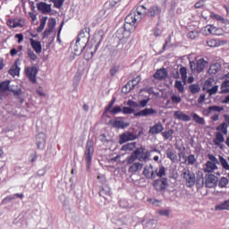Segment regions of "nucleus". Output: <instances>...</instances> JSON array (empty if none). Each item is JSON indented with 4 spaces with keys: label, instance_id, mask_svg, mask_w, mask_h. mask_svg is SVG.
<instances>
[{
    "label": "nucleus",
    "instance_id": "864d4df0",
    "mask_svg": "<svg viewBox=\"0 0 229 229\" xmlns=\"http://www.w3.org/2000/svg\"><path fill=\"white\" fill-rule=\"evenodd\" d=\"M109 112L110 114H113V115H117V114H121V112H123V107H121V106H115Z\"/></svg>",
    "mask_w": 229,
    "mask_h": 229
},
{
    "label": "nucleus",
    "instance_id": "f257e3e1",
    "mask_svg": "<svg viewBox=\"0 0 229 229\" xmlns=\"http://www.w3.org/2000/svg\"><path fill=\"white\" fill-rule=\"evenodd\" d=\"M89 30L85 28L78 35L75 45L73 47V53L75 56H80V55L85 51V47H87V45L89 44Z\"/></svg>",
    "mask_w": 229,
    "mask_h": 229
},
{
    "label": "nucleus",
    "instance_id": "bf43d9fd",
    "mask_svg": "<svg viewBox=\"0 0 229 229\" xmlns=\"http://www.w3.org/2000/svg\"><path fill=\"white\" fill-rule=\"evenodd\" d=\"M209 110L211 112H223V110H225V108L223 106H210Z\"/></svg>",
    "mask_w": 229,
    "mask_h": 229
},
{
    "label": "nucleus",
    "instance_id": "4be33fe9",
    "mask_svg": "<svg viewBox=\"0 0 229 229\" xmlns=\"http://www.w3.org/2000/svg\"><path fill=\"white\" fill-rule=\"evenodd\" d=\"M135 13L137 18L140 21L141 19H144V17H146L148 14V9L144 5H140L137 7Z\"/></svg>",
    "mask_w": 229,
    "mask_h": 229
},
{
    "label": "nucleus",
    "instance_id": "4c0bfd02",
    "mask_svg": "<svg viewBox=\"0 0 229 229\" xmlns=\"http://www.w3.org/2000/svg\"><path fill=\"white\" fill-rule=\"evenodd\" d=\"M150 157H151V152L146 151L140 157H138V160H140V162H149Z\"/></svg>",
    "mask_w": 229,
    "mask_h": 229
},
{
    "label": "nucleus",
    "instance_id": "7c9ffc66",
    "mask_svg": "<svg viewBox=\"0 0 229 229\" xmlns=\"http://www.w3.org/2000/svg\"><path fill=\"white\" fill-rule=\"evenodd\" d=\"M174 133V130L169 129L168 131H163L161 132L162 137L165 139V140H173V134Z\"/></svg>",
    "mask_w": 229,
    "mask_h": 229
},
{
    "label": "nucleus",
    "instance_id": "f03ea898",
    "mask_svg": "<svg viewBox=\"0 0 229 229\" xmlns=\"http://www.w3.org/2000/svg\"><path fill=\"white\" fill-rule=\"evenodd\" d=\"M152 186L157 192L165 194L169 187V181L165 177H159L153 181Z\"/></svg>",
    "mask_w": 229,
    "mask_h": 229
},
{
    "label": "nucleus",
    "instance_id": "2f4dec72",
    "mask_svg": "<svg viewBox=\"0 0 229 229\" xmlns=\"http://www.w3.org/2000/svg\"><path fill=\"white\" fill-rule=\"evenodd\" d=\"M191 117L194 123H197V124H200L202 126L205 125V118L199 116L198 114L192 113Z\"/></svg>",
    "mask_w": 229,
    "mask_h": 229
},
{
    "label": "nucleus",
    "instance_id": "ea45409f",
    "mask_svg": "<svg viewBox=\"0 0 229 229\" xmlns=\"http://www.w3.org/2000/svg\"><path fill=\"white\" fill-rule=\"evenodd\" d=\"M223 169H225V171H229V164H228V161H226L225 158L223 157V156H219V161H218Z\"/></svg>",
    "mask_w": 229,
    "mask_h": 229
},
{
    "label": "nucleus",
    "instance_id": "13d9d810",
    "mask_svg": "<svg viewBox=\"0 0 229 229\" xmlns=\"http://www.w3.org/2000/svg\"><path fill=\"white\" fill-rule=\"evenodd\" d=\"M172 103H174L175 105H178L179 103H182V97L178 95H173L171 97Z\"/></svg>",
    "mask_w": 229,
    "mask_h": 229
},
{
    "label": "nucleus",
    "instance_id": "37998d69",
    "mask_svg": "<svg viewBox=\"0 0 229 229\" xmlns=\"http://www.w3.org/2000/svg\"><path fill=\"white\" fill-rule=\"evenodd\" d=\"M141 77L140 75H138L136 78L132 79L131 81H128L129 83H131V88L133 89H135V87H137V85L139 83H140L141 81Z\"/></svg>",
    "mask_w": 229,
    "mask_h": 229
},
{
    "label": "nucleus",
    "instance_id": "3c124183",
    "mask_svg": "<svg viewBox=\"0 0 229 229\" xmlns=\"http://www.w3.org/2000/svg\"><path fill=\"white\" fill-rule=\"evenodd\" d=\"M94 40H98L97 46H99L101 42H103V31L100 30L97 32L94 36Z\"/></svg>",
    "mask_w": 229,
    "mask_h": 229
},
{
    "label": "nucleus",
    "instance_id": "6e6552de",
    "mask_svg": "<svg viewBox=\"0 0 229 229\" xmlns=\"http://www.w3.org/2000/svg\"><path fill=\"white\" fill-rule=\"evenodd\" d=\"M147 180H155V168L152 164L146 165L142 172Z\"/></svg>",
    "mask_w": 229,
    "mask_h": 229
},
{
    "label": "nucleus",
    "instance_id": "9b49d317",
    "mask_svg": "<svg viewBox=\"0 0 229 229\" xmlns=\"http://www.w3.org/2000/svg\"><path fill=\"white\" fill-rule=\"evenodd\" d=\"M56 26V19L50 18L47 22V29L43 33V38H46V37H49L50 34L53 33L55 30V27Z\"/></svg>",
    "mask_w": 229,
    "mask_h": 229
},
{
    "label": "nucleus",
    "instance_id": "dca6fc26",
    "mask_svg": "<svg viewBox=\"0 0 229 229\" xmlns=\"http://www.w3.org/2000/svg\"><path fill=\"white\" fill-rule=\"evenodd\" d=\"M109 123L113 126V128H118V129H123L128 128L130 126L129 123H124L123 120H110Z\"/></svg>",
    "mask_w": 229,
    "mask_h": 229
},
{
    "label": "nucleus",
    "instance_id": "a878e982",
    "mask_svg": "<svg viewBox=\"0 0 229 229\" xmlns=\"http://www.w3.org/2000/svg\"><path fill=\"white\" fill-rule=\"evenodd\" d=\"M217 164L219 163H212L210 161H208L206 163V167L204 168V173H214V171H216V169H218Z\"/></svg>",
    "mask_w": 229,
    "mask_h": 229
},
{
    "label": "nucleus",
    "instance_id": "39448f33",
    "mask_svg": "<svg viewBox=\"0 0 229 229\" xmlns=\"http://www.w3.org/2000/svg\"><path fill=\"white\" fill-rule=\"evenodd\" d=\"M203 35H216L221 36L225 34V30L222 28L216 27L212 24L207 25L202 29Z\"/></svg>",
    "mask_w": 229,
    "mask_h": 229
},
{
    "label": "nucleus",
    "instance_id": "a211bd4d",
    "mask_svg": "<svg viewBox=\"0 0 229 229\" xmlns=\"http://www.w3.org/2000/svg\"><path fill=\"white\" fill-rule=\"evenodd\" d=\"M99 196L105 199H108V198H112V190L108 185H104L99 191Z\"/></svg>",
    "mask_w": 229,
    "mask_h": 229
},
{
    "label": "nucleus",
    "instance_id": "a19ab883",
    "mask_svg": "<svg viewBox=\"0 0 229 229\" xmlns=\"http://www.w3.org/2000/svg\"><path fill=\"white\" fill-rule=\"evenodd\" d=\"M7 26L10 28H22V25L19 21H15V20H8Z\"/></svg>",
    "mask_w": 229,
    "mask_h": 229
},
{
    "label": "nucleus",
    "instance_id": "412c9836",
    "mask_svg": "<svg viewBox=\"0 0 229 229\" xmlns=\"http://www.w3.org/2000/svg\"><path fill=\"white\" fill-rule=\"evenodd\" d=\"M167 174V172L165 170V166L164 165H159V168L154 169V179L157 178H164Z\"/></svg>",
    "mask_w": 229,
    "mask_h": 229
},
{
    "label": "nucleus",
    "instance_id": "cd10ccee",
    "mask_svg": "<svg viewBox=\"0 0 229 229\" xmlns=\"http://www.w3.org/2000/svg\"><path fill=\"white\" fill-rule=\"evenodd\" d=\"M156 80H165L167 78V70L165 68L159 69L154 74Z\"/></svg>",
    "mask_w": 229,
    "mask_h": 229
},
{
    "label": "nucleus",
    "instance_id": "5fc2aeb1",
    "mask_svg": "<svg viewBox=\"0 0 229 229\" xmlns=\"http://www.w3.org/2000/svg\"><path fill=\"white\" fill-rule=\"evenodd\" d=\"M188 38H191V40H194V38H198L199 37V33L196 30H192L188 32L187 34Z\"/></svg>",
    "mask_w": 229,
    "mask_h": 229
},
{
    "label": "nucleus",
    "instance_id": "393cba45",
    "mask_svg": "<svg viewBox=\"0 0 229 229\" xmlns=\"http://www.w3.org/2000/svg\"><path fill=\"white\" fill-rule=\"evenodd\" d=\"M38 10L42 12V13H50L51 4H47L45 2H40L38 4Z\"/></svg>",
    "mask_w": 229,
    "mask_h": 229
},
{
    "label": "nucleus",
    "instance_id": "6ab92c4d",
    "mask_svg": "<svg viewBox=\"0 0 229 229\" xmlns=\"http://www.w3.org/2000/svg\"><path fill=\"white\" fill-rule=\"evenodd\" d=\"M174 119H178V121H183L184 123H189V121H191V116L182 111H175L174 113Z\"/></svg>",
    "mask_w": 229,
    "mask_h": 229
},
{
    "label": "nucleus",
    "instance_id": "79ce46f5",
    "mask_svg": "<svg viewBox=\"0 0 229 229\" xmlns=\"http://www.w3.org/2000/svg\"><path fill=\"white\" fill-rule=\"evenodd\" d=\"M9 92H13L14 98H17L18 99H22V89H9Z\"/></svg>",
    "mask_w": 229,
    "mask_h": 229
},
{
    "label": "nucleus",
    "instance_id": "bb28decb",
    "mask_svg": "<svg viewBox=\"0 0 229 229\" xmlns=\"http://www.w3.org/2000/svg\"><path fill=\"white\" fill-rule=\"evenodd\" d=\"M195 183L197 185V189H203V186L205 185V178L203 177V173L199 172L197 178L195 179Z\"/></svg>",
    "mask_w": 229,
    "mask_h": 229
},
{
    "label": "nucleus",
    "instance_id": "de8ad7c7",
    "mask_svg": "<svg viewBox=\"0 0 229 229\" xmlns=\"http://www.w3.org/2000/svg\"><path fill=\"white\" fill-rule=\"evenodd\" d=\"M190 91L191 94H198L199 90H201V88L199 87V84H191L190 87Z\"/></svg>",
    "mask_w": 229,
    "mask_h": 229
},
{
    "label": "nucleus",
    "instance_id": "1a4fd4ad",
    "mask_svg": "<svg viewBox=\"0 0 229 229\" xmlns=\"http://www.w3.org/2000/svg\"><path fill=\"white\" fill-rule=\"evenodd\" d=\"M25 72H26V76L29 78V80L32 83H37V74L38 72V70L37 69V67L35 66L28 67L25 70Z\"/></svg>",
    "mask_w": 229,
    "mask_h": 229
},
{
    "label": "nucleus",
    "instance_id": "4d7b16f0",
    "mask_svg": "<svg viewBox=\"0 0 229 229\" xmlns=\"http://www.w3.org/2000/svg\"><path fill=\"white\" fill-rule=\"evenodd\" d=\"M211 19H215V21H220V22H223V24H225V18H223V16L219 15V14H216V13H211Z\"/></svg>",
    "mask_w": 229,
    "mask_h": 229
},
{
    "label": "nucleus",
    "instance_id": "338daca9",
    "mask_svg": "<svg viewBox=\"0 0 229 229\" xmlns=\"http://www.w3.org/2000/svg\"><path fill=\"white\" fill-rule=\"evenodd\" d=\"M138 157H136L133 154H131L130 157H127V164L130 165L137 160Z\"/></svg>",
    "mask_w": 229,
    "mask_h": 229
},
{
    "label": "nucleus",
    "instance_id": "0e129e2a",
    "mask_svg": "<svg viewBox=\"0 0 229 229\" xmlns=\"http://www.w3.org/2000/svg\"><path fill=\"white\" fill-rule=\"evenodd\" d=\"M218 86H213L211 89H208L209 96H214V94H217Z\"/></svg>",
    "mask_w": 229,
    "mask_h": 229
},
{
    "label": "nucleus",
    "instance_id": "603ef678",
    "mask_svg": "<svg viewBox=\"0 0 229 229\" xmlns=\"http://www.w3.org/2000/svg\"><path fill=\"white\" fill-rule=\"evenodd\" d=\"M131 90H133L131 89V82H128L122 88L123 94H128L129 92H131Z\"/></svg>",
    "mask_w": 229,
    "mask_h": 229
},
{
    "label": "nucleus",
    "instance_id": "052dcab7",
    "mask_svg": "<svg viewBox=\"0 0 229 229\" xmlns=\"http://www.w3.org/2000/svg\"><path fill=\"white\" fill-rule=\"evenodd\" d=\"M54 4L55 8H60L61 6H64V3L65 0H51Z\"/></svg>",
    "mask_w": 229,
    "mask_h": 229
},
{
    "label": "nucleus",
    "instance_id": "a18cd8bd",
    "mask_svg": "<svg viewBox=\"0 0 229 229\" xmlns=\"http://www.w3.org/2000/svg\"><path fill=\"white\" fill-rule=\"evenodd\" d=\"M228 178L226 177H221L218 182V187L220 189H226V186L228 185Z\"/></svg>",
    "mask_w": 229,
    "mask_h": 229
},
{
    "label": "nucleus",
    "instance_id": "4468645a",
    "mask_svg": "<svg viewBox=\"0 0 229 229\" xmlns=\"http://www.w3.org/2000/svg\"><path fill=\"white\" fill-rule=\"evenodd\" d=\"M166 157L171 160L172 164H178L180 159H178V155L176 154V150L174 148H167L165 151Z\"/></svg>",
    "mask_w": 229,
    "mask_h": 229
},
{
    "label": "nucleus",
    "instance_id": "f704fd0d",
    "mask_svg": "<svg viewBox=\"0 0 229 229\" xmlns=\"http://www.w3.org/2000/svg\"><path fill=\"white\" fill-rule=\"evenodd\" d=\"M136 147L137 142L127 143L122 147L121 151H133Z\"/></svg>",
    "mask_w": 229,
    "mask_h": 229
},
{
    "label": "nucleus",
    "instance_id": "b1692460",
    "mask_svg": "<svg viewBox=\"0 0 229 229\" xmlns=\"http://www.w3.org/2000/svg\"><path fill=\"white\" fill-rule=\"evenodd\" d=\"M30 46H31L32 49H34V51L38 55H40V53H42V44L40 43V41H37L33 38H30Z\"/></svg>",
    "mask_w": 229,
    "mask_h": 229
},
{
    "label": "nucleus",
    "instance_id": "e2e57ef3",
    "mask_svg": "<svg viewBox=\"0 0 229 229\" xmlns=\"http://www.w3.org/2000/svg\"><path fill=\"white\" fill-rule=\"evenodd\" d=\"M127 105L128 106H130V108H139L140 105L137 104V102L131 100V99H129L127 101Z\"/></svg>",
    "mask_w": 229,
    "mask_h": 229
},
{
    "label": "nucleus",
    "instance_id": "2eb2a0df",
    "mask_svg": "<svg viewBox=\"0 0 229 229\" xmlns=\"http://www.w3.org/2000/svg\"><path fill=\"white\" fill-rule=\"evenodd\" d=\"M36 144H37L38 149H44V148H46L45 133L40 132L36 136Z\"/></svg>",
    "mask_w": 229,
    "mask_h": 229
},
{
    "label": "nucleus",
    "instance_id": "8fccbe9b",
    "mask_svg": "<svg viewBox=\"0 0 229 229\" xmlns=\"http://www.w3.org/2000/svg\"><path fill=\"white\" fill-rule=\"evenodd\" d=\"M27 55H28L29 58L30 60H32V62H37V60L38 59V57L35 55V52H33V50H31V48H29L27 50Z\"/></svg>",
    "mask_w": 229,
    "mask_h": 229
},
{
    "label": "nucleus",
    "instance_id": "c85d7f7f",
    "mask_svg": "<svg viewBox=\"0 0 229 229\" xmlns=\"http://www.w3.org/2000/svg\"><path fill=\"white\" fill-rule=\"evenodd\" d=\"M207 64H208V62L205 61L204 58L199 59L197 61V72H198V74H199L200 72H203L205 67L207 66Z\"/></svg>",
    "mask_w": 229,
    "mask_h": 229
},
{
    "label": "nucleus",
    "instance_id": "9d476101",
    "mask_svg": "<svg viewBox=\"0 0 229 229\" xmlns=\"http://www.w3.org/2000/svg\"><path fill=\"white\" fill-rule=\"evenodd\" d=\"M158 114V111L153 109V108H145L140 110L138 113L134 114L135 117H148L149 115H157Z\"/></svg>",
    "mask_w": 229,
    "mask_h": 229
},
{
    "label": "nucleus",
    "instance_id": "0eeeda50",
    "mask_svg": "<svg viewBox=\"0 0 229 229\" xmlns=\"http://www.w3.org/2000/svg\"><path fill=\"white\" fill-rule=\"evenodd\" d=\"M218 180L217 176L212 174H207L205 177V186L208 187V189H214V187H217Z\"/></svg>",
    "mask_w": 229,
    "mask_h": 229
},
{
    "label": "nucleus",
    "instance_id": "69168bd1",
    "mask_svg": "<svg viewBox=\"0 0 229 229\" xmlns=\"http://www.w3.org/2000/svg\"><path fill=\"white\" fill-rule=\"evenodd\" d=\"M225 78H228V80L223 81L221 89H227L229 87V72L225 75Z\"/></svg>",
    "mask_w": 229,
    "mask_h": 229
},
{
    "label": "nucleus",
    "instance_id": "f3484780",
    "mask_svg": "<svg viewBox=\"0 0 229 229\" xmlns=\"http://www.w3.org/2000/svg\"><path fill=\"white\" fill-rule=\"evenodd\" d=\"M148 17H157L162 13V7L158 5H152L147 12Z\"/></svg>",
    "mask_w": 229,
    "mask_h": 229
},
{
    "label": "nucleus",
    "instance_id": "6e6d98bb",
    "mask_svg": "<svg viewBox=\"0 0 229 229\" xmlns=\"http://www.w3.org/2000/svg\"><path fill=\"white\" fill-rule=\"evenodd\" d=\"M122 112L125 115H128L130 114H133L135 112V109H133L132 107H126V106H124V107L122 108Z\"/></svg>",
    "mask_w": 229,
    "mask_h": 229
},
{
    "label": "nucleus",
    "instance_id": "20e7f679",
    "mask_svg": "<svg viewBox=\"0 0 229 229\" xmlns=\"http://www.w3.org/2000/svg\"><path fill=\"white\" fill-rule=\"evenodd\" d=\"M182 177L186 181L187 187H194L196 185V175L189 168H183Z\"/></svg>",
    "mask_w": 229,
    "mask_h": 229
},
{
    "label": "nucleus",
    "instance_id": "7ed1b4c3",
    "mask_svg": "<svg viewBox=\"0 0 229 229\" xmlns=\"http://www.w3.org/2000/svg\"><path fill=\"white\" fill-rule=\"evenodd\" d=\"M92 157H94V142L89 140L85 149V160L88 169L90 168V165L92 164Z\"/></svg>",
    "mask_w": 229,
    "mask_h": 229
},
{
    "label": "nucleus",
    "instance_id": "72a5a7b5",
    "mask_svg": "<svg viewBox=\"0 0 229 229\" xmlns=\"http://www.w3.org/2000/svg\"><path fill=\"white\" fill-rule=\"evenodd\" d=\"M216 130L224 135H228V123H222L219 126L216 128Z\"/></svg>",
    "mask_w": 229,
    "mask_h": 229
},
{
    "label": "nucleus",
    "instance_id": "ddd939ff",
    "mask_svg": "<svg viewBox=\"0 0 229 229\" xmlns=\"http://www.w3.org/2000/svg\"><path fill=\"white\" fill-rule=\"evenodd\" d=\"M139 139V135H135L130 131H126L120 135V143L124 144V142H128L130 140H135Z\"/></svg>",
    "mask_w": 229,
    "mask_h": 229
},
{
    "label": "nucleus",
    "instance_id": "58836bf2",
    "mask_svg": "<svg viewBox=\"0 0 229 229\" xmlns=\"http://www.w3.org/2000/svg\"><path fill=\"white\" fill-rule=\"evenodd\" d=\"M46 22H47V17H43L40 20V25L37 29L38 33H42V31H44V28H46Z\"/></svg>",
    "mask_w": 229,
    "mask_h": 229
},
{
    "label": "nucleus",
    "instance_id": "423d86ee",
    "mask_svg": "<svg viewBox=\"0 0 229 229\" xmlns=\"http://www.w3.org/2000/svg\"><path fill=\"white\" fill-rule=\"evenodd\" d=\"M137 21H140L137 17V13H132L126 16L125 18V24L123 25V29L125 31H129L128 26H135L137 24Z\"/></svg>",
    "mask_w": 229,
    "mask_h": 229
},
{
    "label": "nucleus",
    "instance_id": "473e14b6",
    "mask_svg": "<svg viewBox=\"0 0 229 229\" xmlns=\"http://www.w3.org/2000/svg\"><path fill=\"white\" fill-rule=\"evenodd\" d=\"M19 72H21V68L17 65V63H15L9 69V74H11V76H19Z\"/></svg>",
    "mask_w": 229,
    "mask_h": 229
},
{
    "label": "nucleus",
    "instance_id": "774afa93",
    "mask_svg": "<svg viewBox=\"0 0 229 229\" xmlns=\"http://www.w3.org/2000/svg\"><path fill=\"white\" fill-rule=\"evenodd\" d=\"M195 8L199 9V8H205V0H200L197 2L194 5Z\"/></svg>",
    "mask_w": 229,
    "mask_h": 229
},
{
    "label": "nucleus",
    "instance_id": "aec40b11",
    "mask_svg": "<svg viewBox=\"0 0 229 229\" xmlns=\"http://www.w3.org/2000/svg\"><path fill=\"white\" fill-rule=\"evenodd\" d=\"M213 142L215 146H217L220 148V149H223V142H225V136L221 132H216L215 139L213 140Z\"/></svg>",
    "mask_w": 229,
    "mask_h": 229
},
{
    "label": "nucleus",
    "instance_id": "5701e85b",
    "mask_svg": "<svg viewBox=\"0 0 229 229\" xmlns=\"http://www.w3.org/2000/svg\"><path fill=\"white\" fill-rule=\"evenodd\" d=\"M142 167H144V164L139 162L132 163L131 165L129 167V173H131V174H135L142 171Z\"/></svg>",
    "mask_w": 229,
    "mask_h": 229
},
{
    "label": "nucleus",
    "instance_id": "c03bdc74",
    "mask_svg": "<svg viewBox=\"0 0 229 229\" xmlns=\"http://www.w3.org/2000/svg\"><path fill=\"white\" fill-rule=\"evenodd\" d=\"M174 87L177 89L180 94H183V92H185V88L183 87L182 81H175Z\"/></svg>",
    "mask_w": 229,
    "mask_h": 229
},
{
    "label": "nucleus",
    "instance_id": "09e8293b",
    "mask_svg": "<svg viewBox=\"0 0 229 229\" xmlns=\"http://www.w3.org/2000/svg\"><path fill=\"white\" fill-rule=\"evenodd\" d=\"M180 74L183 83L185 84L187 81V68L182 67L180 69Z\"/></svg>",
    "mask_w": 229,
    "mask_h": 229
},
{
    "label": "nucleus",
    "instance_id": "c9c22d12",
    "mask_svg": "<svg viewBox=\"0 0 229 229\" xmlns=\"http://www.w3.org/2000/svg\"><path fill=\"white\" fill-rule=\"evenodd\" d=\"M215 210H229V199L216 205Z\"/></svg>",
    "mask_w": 229,
    "mask_h": 229
},
{
    "label": "nucleus",
    "instance_id": "c756f323",
    "mask_svg": "<svg viewBox=\"0 0 229 229\" xmlns=\"http://www.w3.org/2000/svg\"><path fill=\"white\" fill-rule=\"evenodd\" d=\"M221 69H222L221 64L215 63L210 65V67L208 69V72H209V74H217V72H219V71H221Z\"/></svg>",
    "mask_w": 229,
    "mask_h": 229
},
{
    "label": "nucleus",
    "instance_id": "49530a36",
    "mask_svg": "<svg viewBox=\"0 0 229 229\" xmlns=\"http://www.w3.org/2000/svg\"><path fill=\"white\" fill-rule=\"evenodd\" d=\"M207 45L208 46V47H218V46H221V44L214 38L208 39Z\"/></svg>",
    "mask_w": 229,
    "mask_h": 229
},
{
    "label": "nucleus",
    "instance_id": "680f3d73",
    "mask_svg": "<svg viewBox=\"0 0 229 229\" xmlns=\"http://www.w3.org/2000/svg\"><path fill=\"white\" fill-rule=\"evenodd\" d=\"M188 165H194L196 164V157L194 155H190L187 159Z\"/></svg>",
    "mask_w": 229,
    "mask_h": 229
},
{
    "label": "nucleus",
    "instance_id": "e433bc0d",
    "mask_svg": "<svg viewBox=\"0 0 229 229\" xmlns=\"http://www.w3.org/2000/svg\"><path fill=\"white\" fill-rule=\"evenodd\" d=\"M10 81H4L3 82H0V90L4 91V92H7L12 90V89H10Z\"/></svg>",
    "mask_w": 229,
    "mask_h": 229
},
{
    "label": "nucleus",
    "instance_id": "f8f14e48",
    "mask_svg": "<svg viewBox=\"0 0 229 229\" xmlns=\"http://www.w3.org/2000/svg\"><path fill=\"white\" fill-rule=\"evenodd\" d=\"M164 131V124L161 122L156 123L153 126L149 127L148 134L149 135H158Z\"/></svg>",
    "mask_w": 229,
    "mask_h": 229
}]
</instances>
